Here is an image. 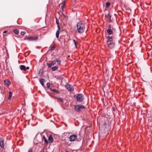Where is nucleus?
<instances>
[{
  "label": "nucleus",
  "mask_w": 152,
  "mask_h": 152,
  "mask_svg": "<svg viewBox=\"0 0 152 152\" xmlns=\"http://www.w3.org/2000/svg\"><path fill=\"white\" fill-rule=\"evenodd\" d=\"M56 61L59 65H60L61 61L58 58H57L56 59Z\"/></svg>",
  "instance_id": "nucleus-21"
},
{
  "label": "nucleus",
  "mask_w": 152,
  "mask_h": 152,
  "mask_svg": "<svg viewBox=\"0 0 152 152\" xmlns=\"http://www.w3.org/2000/svg\"><path fill=\"white\" fill-rule=\"evenodd\" d=\"M50 90L51 91H53V92H55L57 94H59V91H58L56 90L55 89H50Z\"/></svg>",
  "instance_id": "nucleus-15"
},
{
  "label": "nucleus",
  "mask_w": 152,
  "mask_h": 152,
  "mask_svg": "<svg viewBox=\"0 0 152 152\" xmlns=\"http://www.w3.org/2000/svg\"><path fill=\"white\" fill-rule=\"evenodd\" d=\"M85 107L83 105H78L75 106V109L76 111H80L81 108H84Z\"/></svg>",
  "instance_id": "nucleus-5"
},
{
  "label": "nucleus",
  "mask_w": 152,
  "mask_h": 152,
  "mask_svg": "<svg viewBox=\"0 0 152 152\" xmlns=\"http://www.w3.org/2000/svg\"><path fill=\"white\" fill-rule=\"evenodd\" d=\"M12 92L10 91L9 92V96L8 98V99H10L11 98V97L12 96Z\"/></svg>",
  "instance_id": "nucleus-18"
},
{
  "label": "nucleus",
  "mask_w": 152,
  "mask_h": 152,
  "mask_svg": "<svg viewBox=\"0 0 152 152\" xmlns=\"http://www.w3.org/2000/svg\"><path fill=\"white\" fill-rule=\"evenodd\" d=\"M48 141L50 143H52L53 141V139L51 135H50L48 137Z\"/></svg>",
  "instance_id": "nucleus-8"
},
{
  "label": "nucleus",
  "mask_w": 152,
  "mask_h": 152,
  "mask_svg": "<svg viewBox=\"0 0 152 152\" xmlns=\"http://www.w3.org/2000/svg\"><path fill=\"white\" fill-rule=\"evenodd\" d=\"M66 88L68 90L70 91H72L74 90L73 87L69 84L66 85Z\"/></svg>",
  "instance_id": "nucleus-6"
},
{
  "label": "nucleus",
  "mask_w": 152,
  "mask_h": 152,
  "mask_svg": "<svg viewBox=\"0 0 152 152\" xmlns=\"http://www.w3.org/2000/svg\"><path fill=\"white\" fill-rule=\"evenodd\" d=\"M59 31L57 30L56 33V36L57 38H58L59 36Z\"/></svg>",
  "instance_id": "nucleus-20"
},
{
  "label": "nucleus",
  "mask_w": 152,
  "mask_h": 152,
  "mask_svg": "<svg viewBox=\"0 0 152 152\" xmlns=\"http://www.w3.org/2000/svg\"><path fill=\"white\" fill-rule=\"evenodd\" d=\"M58 68V67L57 66H55L52 68V70L53 71H55L57 70Z\"/></svg>",
  "instance_id": "nucleus-17"
},
{
  "label": "nucleus",
  "mask_w": 152,
  "mask_h": 152,
  "mask_svg": "<svg viewBox=\"0 0 152 152\" xmlns=\"http://www.w3.org/2000/svg\"><path fill=\"white\" fill-rule=\"evenodd\" d=\"M62 15H61V17H63V18H66V16L64 14L62 13Z\"/></svg>",
  "instance_id": "nucleus-30"
},
{
  "label": "nucleus",
  "mask_w": 152,
  "mask_h": 152,
  "mask_svg": "<svg viewBox=\"0 0 152 152\" xmlns=\"http://www.w3.org/2000/svg\"><path fill=\"white\" fill-rule=\"evenodd\" d=\"M55 48V46L52 45L49 48L50 50V51H52L54 50Z\"/></svg>",
  "instance_id": "nucleus-19"
},
{
  "label": "nucleus",
  "mask_w": 152,
  "mask_h": 152,
  "mask_svg": "<svg viewBox=\"0 0 152 152\" xmlns=\"http://www.w3.org/2000/svg\"><path fill=\"white\" fill-rule=\"evenodd\" d=\"M115 46V43L113 42L110 43L108 44V47L110 49H112Z\"/></svg>",
  "instance_id": "nucleus-9"
},
{
  "label": "nucleus",
  "mask_w": 152,
  "mask_h": 152,
  "mask_svg": "<svg viewBox=\"0 0 152 152\" xmlns=\"http://www.w3.org/2000/svg\"><path fill=\"white\" fill-rule=\"evenodd\" d=\"M7 30L4 31L3 32V33H6L7 32Z\"/></svg>",
  "instance_id": "nucleus-35"
},
{
  "label": "nucleus",
  "mask_w": 152,
  "mask_h": 152,
  "mask_svg": "<svg viewBox=\"0 0 152 152\" xmlns=\"http://www.w3.org/2000/svg\"><path fill=\"white\" fill-rule=\"evenodd\" d=\"M65 5L61 4V8L63 11L64 10V9L65 7Z\"/></svg>",
  "instance_id": "nucleus-25"
},
{
  "label": "nucleus",
  "mask_w": 152,
  "mask_h": 152,
  "mask_svg": "<svg viewBox=\"0 0 152 152\" xmlns=\"http://www.w3.org/2000/svg\"><path fill=\"white\" fill-rule=\"evenodd\" d=\"M56 64V61H53L50 64H47V65L48 67H51L53 65H54Z\"/></svg>",
  "instance_id": "nucleus-11"
},
{
  "label": "nucleus",
  "mask_w": 152,
  "mask_h": 152,
  "mask_svg": "<svg viewBox=\"0 0 152 152\" xmlns=\"http://www.w3.org/2000/svg\"><path fill=\"white\" fill-rule=\"evenodd\" d=\"M77 136L76 134H72L69 137V140L70 141H73L76 140Z\"/></svg>",
  "instance_id": "nucleus-4"
},
{
  "label": "nucleus",
  "mask_w": 152,
  "mask_h": 152,
  "mask_svg": "<svg viewBox=\"0 0 152 152\" xmlns=\"http://www.w3.org/2000/svg\"><path fill=\"white\" fill-rule=\"evenodd\" d=\"M13 32L16 34H18L19 33V31L17 29H14L13 30Z\"/></svg>",
  "instance_id": "nucleus-22"
},
{
  "label": "nucleus",
  "mask_w": 152,
  "mask_h": 152,
  "mask_svg": "<svg viewBox=\"0 0 152 152\" xmlns=\"http://www.w3.org/2000/svg\"><path fill=\"white\" fill-rule=\"evenodd\" d=\"M28 152H33V149L32 148H30Z\"/></svg>",
  "instance_id": "nucleus-28"
},
{
  "label": "nucleus",
  "mask_w": 152,
  "mask_h": 152,
  "mask_svg": "<svg viewBox=\"0 0 152 152\" xmlns=\"http://www.w3.org/2000/svg\"><path fill=\"white\" fill-rule=\"evenodd\" d=\"M58 29L57 30H59H59L60 29V26H59V25H58Z\"/></svg>",
  "instance_id": "nucleus-33"
},
{
  "label": "nucleus",
  "mask_w": 152,
  "mask_h": 152,
  "mask_svg": "<svg viewBox=\"0 0 152 152\" xmlns=\"http://www.w3.org/2000/svg\"><path fill=\"white\" fill-rule=\"evenodd\" d=\"M110 4L109 2H107L106 3V7H109V6L110 5Z\"/></svg>",
  "instance_id": "nucleus-27"
},
{
  "label": "nucleus",
  "mask_w": 152,
  "mask_h": 152,
  "mask_svg": "<svg viewBox=\"0 0 152 152\" xmlns=\"http://www.w3.org/2000/svg\"><path fill=\"white\" fill-rule=\"evenodd\" d=\"M111 26L110 25L107 31V33L110 35L112 34L113 33V31L111 29Z\"/></svg>",
  "instance_id": "nucleus-10"
},
{
  "label": "nucleus",
  "mask_w": 152,
  "mask_h": 152,
  "mask_svg": "<svg viewBox=\"0 0 152 152\" xmlns=\"http://www.w3.org/2000/svg\"><path fill=\"white\" fill-rule=\"evenodd\" d=\"M50 83H47V86L48 88L50 90V89H51V88H50Z\"/></svg>",
  "instance_id": "nucleus-24"
},
{
  "label": "nucleus",
  "mask_w": 152,
  "mask_h": 152,
  "mask_svg": "<svg viewBox=\"0 0 152 152\" xmlns=\"http://www.w3.org/2000/svg\"><path fill=\"white\" fill-rule=\"evenodd\" d=\"M43 138L45 142L46 143V144H48V141L47 140V139H46L45 136L43 137Z\"/></svg>",
  "instance_id": "nucleus-23"
},
{
  "label": "nucleus",
  "mask_w": 152,
  "mask_h": 152,
  "mask_svg": "<svg viewBox=\"0 0 152 152\" xmlns=\"http://www.w3.org/2000/svg\"><path fill=\"white\" fill-rule=\"evenodd\" d=\"M4 84L7 86H9L10 84V82L8 80H5L4 81Z\"/></svg>",
  "instance_id": "nucleus-14"
},
{
  "label": "nucleus",
  "mask_w": 152,
  "mask_h": 152,
  "mask_svg": "<svg viewBox=\"0 0 152 152\" xmlns=\"http://www.w3.org/2000/svg\"><path fill=\"white\" fill-rule=\"evenodd\" d=\"M38 38V36L36 35L35 36H31L28 37H25L24 40H27L29 41H34L37 40Z\"/></svg>",
  "instance_id": "nucleus-2"
},
{
  "label": "nucleus",
  "mask_w": 152,
  "mask_h": 152,
  "mask_svg": "<svg viewBox=\"0 0 152 152\" xmlns=\"http://www.w3.org/2000/svg\"><path fill=\"white\" fill-rule=\"evenodd\" d=\"M26 34V32L25 31H22L21 32V34L23 36L24 35Z\"/></svg>",
  "instance_id": "nucleus-29"
},
{
  "label": "nucleus",
  "mask_w": 152,
  "mask_h": 152,
  "mask_svg": "<svg viewBox=\"0 0 152 152\" xmlns=\"http://www.w3.org/2000/svg\"><path fill=\"white\" fill-rule=\"evenodd\" d=\"M0 146L2 148H4V140L2 138L0 139Z\"/></svg>",
  "instance_id": "nucleus-7"
},
{
  "label": "nucleus",
  "mask_w": 152,
  "mask_h": 152,
  "mask_svg": "<svg viewBox=\"0 0 152 152\" xmlns=\"http://www.w3.org/2000/svg\"><path fill=\"white\" fill-rule=\"evenodd\" d=\"M107 42H111L113 41V38L112 37L108 36L107 37Z\"/></svg>",
  "instance_id": "nucleus-12"
},
{
  "label": "nucleus",
  "mask_w": 152,
  "mask_h": 152,
  "mask_svg": "<svg viewBox=\"0 0 152 152\" xmlns=\"http://www.w3.org/2000/svg\"><path fill=\"white\" fill-rule=\"evenodd\" d=\"M26 68V69H29V67H28V66H27V67Z\"/></svg>",
  "instance_id": "nucleus-36"
},
{
  "label": "nucleus",
  "mask_w": 152,
  "mask_h": 152,
  "mask_svg": "<svg viewBox=\"0 0 152 152\" xmlns=\"http://www.w3.org/2000/svg\"><path fill=\"white\" fill-rule=\"evenodd\" d=\"M45 80L44 79H41L40 80V82L42 86H44V82L45 81Z\"/></svg>",
  "instance_id": "nucleus-16"
},
{
  "label": "nucleus",
  "mask_w": 152,
  "mask_h": 152,
  "mask_svg": "<svg viewBox=\"0 0 152 152\" xmlns=\"http://www.w3.org/2000/svg\"><path fill=\"white\" fill-rule=\"evenodd\" d=\"M61 4L65 5V1H63V2Z\"/></svg>",
  "instance_id": "nucleus-34"
},
{
  "label": "nucleus",
  "mask_w": 152,
  "mask_h": 152,
  "mask_svg": "<svg viewBox=\"0 0 152 152\" xmlns=\"http://www.w3.org/2000/svg\"><path fill=\"white\" fill-rule=\"evenodd\" d=\"M56 98L57 99H59V100H60V101H62V102H63V101L62 99L61 98H57V97H56Z\"/></svg>",
  "instance_id": "nucleus-31"
},
{
  "label": "nucleus",
  "mask_w": 152,
  "mask_h": 152,
  "mask_svg": "<svg viewBox=\"0 0 152 152\" xmlns=\"http://www.w3.org/2000/svg\"><path fill=\"white\" fill-rule=\"evenodd\" d=\"M56 22L58 25L59 24L58 20H57V19H56Z\"/></svg>",
  "instance_id": "nucleus-32"
},
{
  "label": "nucleus",
  "mask_w": 152,
  "mask_h": 152,
  "mask_svg": "<svg viewBox=\"0 0 152 152\" xmlns=\"http://www.w3.org/2000/svg\"><path fill=\"white\" fill-rule=\"evenodd\" d=\"M85 26L84 23L82 22H78L77 25V30L79 33H82L85 30Z\"/></svg>",
  "instance_id": "nucleus-1"
},
{
  "label": "nucleus",
  "mask_w": 152,
  "mask_h": 152,
  "mask_svg": "<svg viewBox=\"0 0 152 152\" xmlns=\"http://www.w3.org/2000/svg\"><path fill=\"white\" fill-rule=\"evenodd\" d=\"M73 41L74 43L76 48H77V41L75 40H73Z\"/></svg>",
  "instance_id": "nucleus-26"
},
{
  "label": "nucleus",
  "mask_w": 152,
  "mask_h": 152,
  "mask_svg": "<svg viewBox=\"0 0 152 152\" xmlns=\"http://www.w3.org/2000/svg\"><path fill=\"white\" fill-rule=\"evenodd\" d=\"M20 68L21 70H23L24 71H26V66L24 65H21L20 67Z\"/></svg>",
  "instance_id": "nucleus-13"
},
{
  "label": "nucleus",
  "mask_w": 152,
  "mask_h": 152,
  "mask_svg": "<svg viewBox=\"0 0 152 152\" xmlns=\"http://www.w3.org/2000/svg\"><path fill=\"white\" fill-rule=\"evenodd\" d=\"M83 99V95L82 94H79L77 95V99L79 102H82Z\"/></svg>",
  "instance_id": "nucleus-3"
}]
</instances>
